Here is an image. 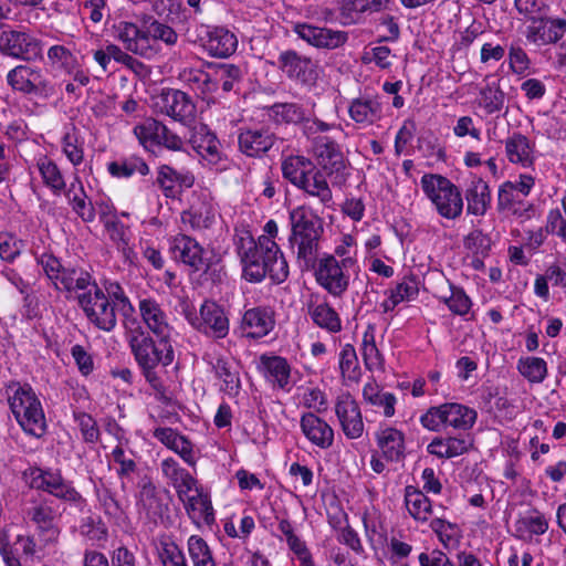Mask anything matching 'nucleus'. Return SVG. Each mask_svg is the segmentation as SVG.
I'll return each instance as SVG.
<instances>
[{"mask_svg": "<svg viewBox=\"0 0 566 566\" xmlns=\"http://www.w3.org/2000/svg\"><path fill=\"white\" fill-rule=\"evenodd\" d=\"M505 94L501 90L499 81L492 76L484 78V84L480 87L478 104L486 114L500 112L504 106Z\"/></svg>", "mask_w": 566, "mask_h": 566, "instance_id": "obj_46", "label": "nucleus"}, {"mask_svg": "<svg viewBox=\"0 0 566 566\" xmlns=\"http://www.w3.org/2000/svg\"><path fill=\"white\" fill-rule=\"evenodd\" d=\"M419 287L413 276H405L394 289L386 292L387 298L380 304L385 313L391 312L395 307L418 296Z\"/></svg>", "mask_w": 566, "mask_h": 566, "instance_id": "obj_45", "label": "nucleus"}, {"mask_svg": "<svg viewBox=\"0 0 566 566\" xmlns=\"http://www.w3.org/2000/svg\"><path fill=\"white\" fill-rule=\"evenodd\" d=\"M155 114L170 117L184 125L191 124L196 118V104L185 92L176 88H164L151 97Z\"/></svg>", "mask_w": 566, "mask_h": 566, "instance_id": "obj_13", "label": "nucleus"}, {"mask_svg": "<svg viewBox=\"0 0 566 566\" xmlns=\"http://www.w3.org/2000/svg\"><path fill=\"white\" fill-rule=\"evenodd\" d=\"M497 210L507 212L522 222L531 220L535 214L534 205L521 198L518 192L513 191L512 181H505L500 186Z\"/></svg>", "mask_w": 566, "mask_h": 566, "instance_id": "obj_27", "label": "nucleus"}, {"mask_svg": "<svg viewBox=\"0 0 566 566\" xmlns=\"http://www.w3.org/2000/svg\"><path fill=\"white\" fill-rule=\"evenodd\" d=\"M307 314L315 325L329 333L342 329V322L337 312L318 295H312L307 302Z\"/></svg>", "mask_w": 566, "mask_h": 566, "instance_id": "obj_33", "label": "nucleus"}, {"mask_svg": "<svg viewBox=\"0 0 566 566\" xmlns=\"http://www.w3.org/2000/svg\"><path fill=\"white\" fill-rule=\"evenodd\" d=\"M154 438L180 455L189 465H195L196 458L191 442L171 428H157L153 432Z\"/></svg>", "mask_w": 566, "mask_h": 566, "instance_id": "obj_40", "label": "nucleus"}, {"mask_svg": "<svg viewBox=\"0 0 566 566\" xmlns=\"http://www.w3.org/2000/svg\"><path fill=\"white\" fill-rule=\"evenodd\" d=\"M307 196L316 198L323 207L333 205V192L324 174L315 169L304 179V184L297 186Z\"/></svg>", "mask_w": 566, "mask_h": 566, "instance_id": "obj_44", "label": "nucleus"}, {"mask_svg": "<svg viewBox=\"0 0 566 566\" xmlns=\"http://www.w3.org/2000/svg\"><path fill=\"white\" fill-rule=\"evenodd\" d=\"M48 60L52 67L61 70L64 73L73 70L78 63L76 56L64 45H52L48 50Z\"/></svg>", "mask_w": 566, "mask_h": 566, "instance_id": "obj_64", "label": "nucleus"}, {"mask_svg": "<svg viewBox=\"0 0 566 566\" xmlns=\"http://www.w3.org/2000/svg\"><path fill=\"white\" fill-rule=\"evenodd\" d=\"M473 447L469 436L436 437L427 446V451L439 459H452L467 453Z\"/></svg>", "mask_w": 566, "mask_h": 566, "instance_id": "obj_31", "label": "nucleus"}, {"mask_svg": "<svg viewBox=\"0 0 566 566\" xmlns=\"http://www.w3.org/2000/svg\"><path fill=\"white\" fill-rule=\"evenodd\" d=\"M276 66L290 80L302 84L312 83L316 78V66L312 59L294 50L281 52L277 56Z\"/></svg>", "mask_w": 566, "mask_h": 566, "instance_id": "obj_19", "label": "nucleus"}, {"mask_svg": "<svg viewBox=\"0 0 566 566\" xmlns=\"http://www.w3.org/2000/svg\"><path fill=\"white\" fill-rule=\"evenodd\" d=\"M375 440L381 455L390 462H398L405 458V433L394 427H380L375 433Z\"/></svg>", "mask_w": 566, "mask_h": 566, "instance_id": "obj_29", "label": "nucleus"}, {"mask_svg": "<svg viewBox=\"0 0 566 566\" xmlns=\"http://www.w3.org/2000/svg\"><path fill=\"white\" fill-rule=\"evenodd\" d=\"M478 418L473 408L459 402H444L430 407L420 417V423L430 431H439L442 428H452L459 431L470 430Z\"/></svg>", "mask_w": 566, "mask_h": 566, "instance_id": "obj_9", "label": "nucleus"}, {"mask_svg": "<svg viewBox=\"0 0 566 566\" xmlns=\"http://www.w3.org/2000/svg\"><path fill=\"white\" fill-rule=\"evenodd\" d=\"M195 176L187 169L177 170L169 165H160L157 168L156 185L166 198H177L182 189L191 188Z\"/></svg>", "mask_w": 566, "mask_h": 566, "instance_id": "obj_25", "label": "nucleus"}, {"mask_svg": "<svg viewBox=\"0 0 566 566\" xmlns=\"http://www.w3.org/2000/svg\"><path fill=\"white\" fill-rule=\"evenodd\" d=\"M107 171L114 178H130L133 175L147 176L150 171L146 161L138 156L122 157L107 164Z\"/></svg>", "mask_w": 566, "mask_h": 566, "instance_id": "obj_49", "label": "nucleus"}, {"mask_svg": "<svg viewBox=\"0 0 566 566\" xmlns=\"http://www.w3.org/2000/svg\"><path fill=\"white\" fill-rule=\"evenodd\" d=\"M348 113L357 124H373L381 117V105L374 98H356L350 103Z\"/></svg>", "mask_w": 566, "mask_h": 566, "instance_id": "obj_52", "label": "nucleus"}, {"mask_svg": "<svg viewBox=\"0 0 566 566\" xmlns=\"http://www.w3.org/2000/svg\"><path fill=\"white\" fill-rule=\"evenodd\" d=\"M38 169L42 177L43 184L51 189V191L60 196L65 191V180L59 166L48 157H41L36 163Z\"/></svg>", "mask_w": 566, "mask_h": 566, "instance_id": "obj_56", "label": "nucleus"}, {"mask_svg": "<svg viewBox=\"0 0 566 566\" xmlns=\"http://www.w3.org/2000/svg\"><path fill=\"white\" fill-rule=\"evenodd\" d=\"M217 216L211 195L207 190H200L193 191L190 207L181 212L180 220L192 230H206L214 224Z\"/></svg>", "mask_w": 566, "mask_h": 566, "instance_id": "obj_16", "label": "nucleus"}, {"mask_svg": "<svg viewBox=\"0 0 566 566\" xmlns=\"http://www.w3.org/2000/svg\"><path fill=\"white\" fill-rule=\"evenodd\" d=\"M420 185L423 193L434 206L440 217L455 220L462 214V192L447 177L438 174H424L421 177Z\"/></svg>", "mask_w": 566, "mask_h": 566, "instance_id": "obj_7", "label": "nucleus"}, {"mask_svg": "<svg viewBox=\"0 0 566 566\" xmlns=\"http://www.w3.org/2000/svg\"><path fill=\"white\" fill-rule=\"evenodd\" d=\"M181 313L187 322L199 333L214 339H223L230 331V321L226 310L214 301L205 300L199 313L188 302L180 303Z\"/></svg>", "mask_w": 566, "mask_h": 566, "instance_id": "obj_8", "label": "nucleus"}, {"mask_svg": "<svg viewBox=\"0 0 566 566\" xmlns=\"http://www.w3.org/2000/svg\"><path fill=\"white\" fill-rule=\"evenodd\" d=\"M315 169L313 161L304 156H289L282 161V174L292 185L297 187Z\"/></svg>", "mask_w": 566, "mask_h": 566, "instance_id": "obj_50", "label": "nucleus"}, {"mask_svg": "<svg viewBox=\"0 0 566 566\" xmlns=\"http://www.w3.org/2000/svg\"><path fill=\"white\" fill-rule=\"evenodd\" d=\"M157 552L163 566H188L182 549L174 541H160Z\"/></svg>", "mask_w": 566, "mask_h": 566, "instance_id": "obj_63", "label": "nucleus"}, {"mask_svg": "<svg viewBox=\"0 0 566 566\" xmlns=\"http://www.w3.org/2000/svg\"><path fill=\"white\" fill-rule=\"evenodd\" d=\"M69 203L73 212L85 223H91L95 220V206L88 199L81 178L75 175L73 182L65 192Z\"/></svg>", "mask_w": 566, "mask_h": 566, "instance_id": "obj_34", "label": "nucleus"}, {"mask_svg": "<svg viewBox=\"0 0 566 566\" xmlns=\"http://www.w3.org/2000/svg\"><path fill=\"white\" fill-rule=\"evenodd\" d=\"M507 160L523 168L533 167L536 159L535 143L520 132H514L504 140Z\"/></svg>", "mask_w": 566, "mask_h": 566, "instance_id": "obj_28", "label": "nucleus"}, {"mask_svg": "<svg viewBox=\"0 0 566 566\" xmlns=\"http://www.w3.org/2000/svg\"><path fill=\"white\" fill-rule=\"evenodd\" d=\"M314 153L318 164L331 174L339 171L344 167L343 154L338 145L327 137L315 139Z\"/></svg>", "mask_w": 566, "mask_h": 566, "instance_id": "obj_41", "label": "nucleus"}, {"mask_svg": "<svg viewBox=\"0 0 566 566\" xmlns=\"http://www.w3.org/2000/svg\"><path fill=\"white\" fill-rule=\"evenodd\" d=\"M182 504L187 515L197 527L210 526L214 523V511L210 496L203 491L195 493Z\"/></svg>", "mask_w": 566, "mask_h": 566, "instance_id": "obj_36", "label": "nucleus"}, {"mask_svg": "<svg viewBox=\"0 0 566 566\" xmlns=\"http://www.w3.org/2000/svg\"><path fill=\"white\" fill-rule=\"evenodd\" d=\"M0 53L23 62L43 57V42L29 30L8 28L0 32Z\"/></svg>", "mask_w": 566, "mask_h": 566, "instance_id": "obj_12", "label": "nucleus"}, {"mask_svg": "<svg viewBox=\"0 0 566 566\" xmlns=\"http://www.w3.org/2000/svg\"><path fill=\"white\" fill-rule=\"evenodd\" d=\"M276 140L275 134L268 126L241 128L238 136L240 151L249 157H261Z\"/></svg>", "mask_w": 566, "mask_h": 566, "instance_id": "obj_22", "label": "nucleus"}, {"mask_svg": "<svg viewBox=\"0 0 566 566\" xmlns=\"http://www.w3.org/2000/svg\"><path fill=\"white\" fill-rule=\"evenodd\" d=\"M62 478L59 470L29 468L23 472V479L31 489L46 493H50Z\"/></svg>", "mask_w": 566, "mask_h": 566, "instance_id": "obj_54", "label": "nucleus"}, {"mask_svg": "<svg viewBox=\"0 0 566 566\" xmlns=\"http://www.w3.org/2000/svg\"><path fill=\"white\" fill-rule=\"evenodd\" d=\"M191 144L196 151L209 164L217 165L222 159L221 144L207 126H201L192 136Z\"/></svg>", "mask_w": 566, "mask_h": 566, "instance_id": "obj_38", "label": "nucleus"}, {"mask_svg": "<svg viewBox=\"0 0 566 566\" xmlns=\"http://www.w3.org/2000/svg\"><path fill=\"white\" fill-rule=\"evenodd\" d=\"M514 527L518 538L532 541L534 536H539L547 532L548 520L537 509H530L518 516Z\"/></svg>", "mask_w": 566, "mask_h": 566, "instance_id": "obj_35", "label": "nucleus"}, {"mask_svg": "<svg viewBox=\"0 0 566 566\" xmlns=\"http://www.w3.org/2000/svg\"><path fill=\"white\" fill-rule=\"evenodd\" d=\"M293 31L300 39L318 49L333 50L342 46L348 39L344 31H334L307 23L294 24Z\"/></svg>", "mask_w": 566, "mask_h": 566, "instance_id": "obj_24", "label": "nucleus"}, {"mask_svg": "<svg viewBox=\"0 0 566 566\" xmlns=\"http://www.w3.org/2000/svg\"><path fill=\"white\" fill-rule=\"evenodd\" d=\"M363 399L367 405L380 409L386 418H391L396 412V396L391 392L384 391L374 378L369 379L364 385Z\"/></svg>", "mask_w": 566, "mask_h": 566, "instance_id": "obj_39", "label": "nucleus"}, {"mask_svg": "<svg viewBox=\"0 0 566 566\" xmlns=\"http://www.w3.org/2000/svg\"><path fill=\"white\" fill-rule=\"evenodd\" d=\"M138 311L142 321L156 337H171L174 328L169 323L168 315L155 298L139 300Z\"/></svg>", "mask_w": 566, "mask_h": 566, "instance_id": "obj_26", "label": "nucleus"}, {"mask_svg": "<svg viewBox=\"0 0 566 566\" xmlns=\"http://www.w3.org/2000/svg\"><path fill=\"white\" fill-rule=\"evenodd\" d=\"M169 253L174 261L187 266L191 272H216L221 256L213 249L201 245L195 238L178 233L169 240Z\"/></svg>", "mask_w": 566, "mask_h": 566, "instance_id": "obj_6", "label": "nucleus"}, {"mask_svg": "<svg viewBox=\"0 0 566 566\" xmlns=\"http://www.w3.org/2000/svg\"><path fill=\"white\" fill-rule=\"evenodd\" d=\"M137 505L139 511L144 512L149 520L156 521L163 516L165 504L160 493L150 480L142 481Z\"/></svg>", "mask_w": 566, "mask_h": 566, "instance_id": "obj_42", "label": "nucleus"}, {"mask_svg": "<svg viewBox=\"0 0 566 566\" xmlns=\"http://www.w3.org/2000/svg\"><path fill=\"white\" fill-rule=\"evenodd\" d=\"M338 365L346 385L349 382L357 384L360 380L361 369L353 345L346 344L342 347Z\"/></svg>", "mask_w": 566, "mask_h": 566, "instance_id": "obj_58", "label": "nucleus"}, {"mask_svg": "<svg viewBox=\"0 0 566 566\" xmlns=\"http://www.w3.org/2000/svg\"><path fill=\"white\" fill-rule=\"evenodd\" d=\"M8 86L24 95L49 98L55 94V86L46 72L29 62L18 64L6 76Z\"/></svg>", "mask_w": 566, "mask_h": 566, "instance_id": "obj_11", "label": "nucleus"}, {"mask_svg": "<svg viewBox=\"0 0 566 566\" xmlns=\"http://www.w3.org/2000/svg\"><path fill=\"white\" fill-rule=\"evenodd\" d=\"M516 369L531 384H542L547 376V363L536 356L520 357Z\"/></svg>", "mask_w": 566, "mask_h": 566, "instance_id": "obj_55", "label": "nucleus"}, {"mask_svg": "<svg viewBox=\"0 0 566 566\" xmlns=\"http://www.w3.org/2000/svg\"><path fill=\"white\" fill-rule=\"evenodd\" d=\"M256 368L274 389L291 390L293 386L292 368L286 358L277 355L262 354L259 357Z\"/></svg>", "mask_w": 566, "mask_h": 566, "instance_id": "obj_18", "label": "nucleus"}, {"mask_svg": "<svg viewBox=\"0 0 566 566\" xmlns=\"http://www.w3.org/2000/svg\"><path fill=\"white\" fill-rule=\"evenodd\" d=\"M290 248L302 271L314 269L324 233L323 220L310 207L300 206L290 212Z\"/></svg>", "mask_w": 566, "mask_h": 566, "instance_id": "obj_2", "label": "nucleus"}, {"mask_svg": "<svg viewBox=\"0 0 566 566\" xmlns=\"http://www.w3.org/2000/svg\"><path fill=\"white\" fill-rule=\"evenodd\" d=\"M178 80L190 90L197 92L202 98L214 93L211 72L200 67L186 66L178 73Z\"/></svg>", "mask_w": 566, "mask_h": 566, "instance_id": "obj_43", "label": "nucleus"}, {"mask_svg": "<svg viewBox=\"0 0 566 566\" xmlns=\"http://www.w3.org/2000/svg\"><path fill=\"white\" fill-rule=\"evenodd\" d=\"M23 518L36 528L40 549L59 543L61 530L56 523L59 513L53 501L40 493L31 494L22 505Z\"/></svg>", "mask_w": 566, "mask_h": 566, "instance_id": "obj_4", "label": "nucleus"}, {"mask_svg": "<svg viewBox=\"0 0 566 566\" xmlns=\"http://www.w3.org/2000/svg\"><path fill=\"white\" fill-rule=\"evenodd\" d=\"M187 551L192 566H217L208 543L198 535H191L187 541Z\"/></svg>", "mask_w": 566, "mask_h": 566, "instance_id": "obj_60", "label": "nucleus"}, {"mask_svg": "<svg viewBox=\"0 0 566 566\" xmlns=\"http://www.w3.org/2000/svg\"><path fill=\"white\" fill-rule=\"evenodd\" d=\"M129 346L142 369L169 366L175 358L170 338L158 337L156 343L147 333L135 332L129 338Z\"/></svg>", "mask_w": 566, "mask_h": 566, "instance_id": "obj_10", "label": "nucleus"}, {"mask_svg": "<svg viewBox=\"0 0 566 566\" xmlns=\"http://www.w3.org/2000/svg\"><path fill=\"white\" fill-rule=\"evenodd\" d=\"M271 114L277 123L298 124L305 120L303 107L295 103L274 104Z\"/></svg>", "mask_w": 566, "mask_h": 566, "instance_id": "obj_62", "label": "nucleus"}, {"mask_svg": "<svg viewBox=\"0 0 566 566\" xmlns=\"http://www.w3.org/2000/svg\"><path fill=\"white\" fill-rule=\"evenodd\" d=\"M314 276L319 286L334 297H342L348 290L352 268H344L335 255L324 254L316 259Z\"/></svg>", "mask_w": 566, "mask_h": 566, "instance_id": "obj_15", "label": "nucleus"}, {"mask_svg": "<svg viewBox=\"0 0 566 566\" xmlns=\"http://www.w3.org/2000/svg\"><path fill=\"white\" fill-rule=\"evenodd\" d=\"M275 327V313L270 306H254L244 311L240 328L247 338L258 339Z\"/></svg>", "mask_w": 566, "mask_h": 566, "instance_id": "obj_23", "label": "nucleus"}, {"mask_svg": "<svg viewBox=\"0 0 566 566\" xmlns=\"http://www.w3.org/2000/svg\"><path fill=\"white\" fill-rule=\"evenodd\" d=\"M199 43L208 55L218 59L229 57L238 48L235 34L223 27L202 28Z\"/></svg>", "mask_w": 566, "mask_h": 566, "instance_id": "obj_17", "label": "nucleus"}, {"mask_svg": "<svg viewBox=\"0 0 566 566\" xmlns=\"http://www.w3.org/2000/svg\"><path fill=\"white\" fill-rule=\"evenodd\" d=\"M405 504L413 520L420 523L429 521L432 514V504L422 491L413 486H407L405 490Z\"/></svg>", "mask_w": 566, "mask_h": 566, "instance_id": "obj_47", "label": "nucleus"}, {"mask_svg": "<svg viewBox=\"0 0 566 566\" xmlns=\"http://www.w3.org/2000/svg\"><path fill=\"white\" fill-rule=\"evenodd\" d=\"M430 528L436 533L440 543L446 549H455L462 538L461 528L443 518H433L430 521Z\"/></svg>", "mask_w": 566, "mask_h": 566, "instance_id": "obj_59", "label": "nucleus"}, {"mask_svg": "<svg viewBox=\"0 0 566 566\" xmlns=\"http://www.w3.org/2000/svg\"><path fill=\"white\" fill-rule=\"evenodd\" d=\"M38 262L55 290L69 295L75 294L77 300L81 293L92 292L97 286L87 271L82 268L64 266L53 254L43 253Z\"/></svg>", "mask_w": 566, "mask_h": 566, "instance_id": "obj_5", "label": "nucleus"}, {"mask_svg": "<svg viewBox=\"0 0 566 566\" xmlns=\"http://www.w3.org/2000/svg\"><path fill=\"white\" fill-rule=\"evenodd\" d=\"M531 21L526 28V39L537 46L555 44L566 33V19H552L541 14Z\"/></svg>", "mask_w": 566, "mask_h": 566, "instance_id": "obj_20", "label": "nucleus"}, {"mask_svg": "<svg viewBox=\"0 0 566 566\" xmlns=\"http://www.w3.org/2000/svg\"><path fill=\"white\" fill-rule=\"evenodd\" d=\"M78 305L85 316L95 327L112 332L117 323L115 304L97 285L92 292L81 293Z\"/></svg>", "mask_w": 566, "mask_h": 566, "instance_id": "obj_14", "label": "nucleus"}, {"mask_svg": "<svg viewBox=\"0 0 566 566\" xmlns=\"http://www.w3.org/2000/svg\"><path fill=\"white\" fill-rule=\"evenodd\" d=\"M335 412L348 439H358L363 436L364 421L360 408L349 392H343L336 398Z\"/></svg>", "mask_w": 566, "mask_h": 566, "instance_id": "obj_21", "label": "nucleus"}, {"mask_svg": "<svg viewBox=\"0 0 566 566\" xmlns=\"http://www.w3.org/2000/svg\"><path fill=\"white\" fill-rule=\"evenodd\" d=\"M6 392L10 409L22 430L35 438L43 437L48 429L45 415L31 386L11 382Z\"/></svg>", "mask_w": 566, "mask_h": 566, "instance_id": "obj_3", "label": "nucleus"}, {"mask_svg": "<svg viewBox=\"0 0 566 566\" xmlns=\"http://www.w3.org/2000/svg\"><path fill=\"white\" fill-rule=\"evenodd\" d=\"M113 29L114 38L120 41L127 51L140 56H147L150 53L151 46L147 43L145 30H140L137 24L119 21Z\"/></svg>", "mask_w": 566, "mask_h": 566, "instance_id": "obj_30", "label": "nucleus"}, {"mask_svg": "<svg viewBox=\"0 0 566 566\" xmlns=\"http://www.w3.org/2000/svg\"><path fill=\"white\" fill-rule=\"evenodd\" d=\"M111 457L113 462L117 465L116 475L123 481L130 479L138 470L137 453L123 442H118L112 450Z\"/></svg>", "mask_w": 566, "mask_h": 566, "instance_id": "obj_53", "label": "nucleus"}, {"mask_svg": "<svg viewBox=\"0 0 566 566\" xmlns=\"http://www.w3.org/2000/svg\"><path fill=\"white\" fill-rule=\"evenodd\" d=\"M207 66L211 70V80L214 84V92L218 90L219 84H221L223 92H231L242 78L240 67L234 64L208 63Z\"/></svg>", "mask_w": 566, "mask_h": 566, "instance_id": "obj_51", "label": "nucleus"}, {"mask_svg": "<svg viewBox=\"0 0 566 566\" xmlns=\"http://www.w3.org/2000/svg\"><path fill=\"white\" fill-rule=\"evenodd\" d=\"M163 132H165V125L154 118H147L134 128V134L144 147L157 145Z\"/></svg>", "mask_w": 566, "mask_h": 566, "instance_id": "obj_61", "label": "nucleus"}, {"mask_svg": "<svg viewBox=\"0 0 566 566\" xmlns=\"http://www.w3.org/2000/svg\"><path fill=\"white\" fill-rule=\"evenodd\" d=\"M235 245L247 281L261 282L268 275L272 282L280 284L287 279V262L274 240L260 237L255 242L245 233L238 238Z\"/></svg>", "mask_w": 566, "mask_h": 566, "instance_id": "obj_1", "label": "nucleus"}, {"mask_svg": "<svg viewBox=\"0 0 566 566\" xmlns=\"http://www.w3.org/2000/svg\"><path fill=\"white\" fill-rule=\"evenodd\" d=\"M465 199L468 213L483 216L491 201L489 185L482 179L473 180L465 192Z\"/></svg>", "mask_w": 566, "mask_h": 566, "instance_id": "obj_48", "label": "nucleus"}, {"mask_svg": "<svg viewBox=\"0 0 566 566\" xmlns=\"http://www.w3.org/2000/svg\"><path fill=\"white\" fill-rule=\"evenodd\" d=\"M361 356L368 370H382L384 357L375 340V327L369 325L363 334Z\"/></svg>", "mask_w": 566, "mask_h": 566, "instance_id": "obj_57", "label": "nucleus"}, {"mask_svg": "<svg viewBox=\"0 0 566 566\" xmlns=\"http://www.w3.org/2000/svg\"><path fill=\"white\" fill-rule=\"evenodd\" d=\"M211 368L218 379L222 381L221 390L234 397L241 388L240 373L237 364L223 356L211 361Z\"/></svg>", "mask_w": 566, "mask_h": 566, "instance_id": "obj_37", "label": "nucleus"}, {"mask_svg": "<svg viewBox=\"0 0 566 566\" xmlns=\"http://www.w3.org/2000/svg\"><path fill=\"white\" fill-rule=\"evenodd\" d=\"M301 429L308 441L321 449H328L334 442L332 427L313 412L302 416Z\"/></svg>", "mask_w": 566, "mask_h": 566, "instance_id": "obj_32", "label": "nucleus"}]
</instances>
